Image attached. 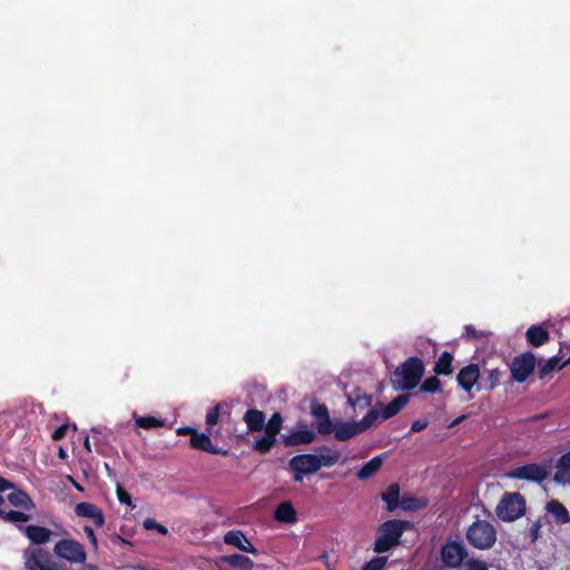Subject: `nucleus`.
Instances as JSON below:
<instances>
[{"label": "nucleus", "mask_w": 570, "mask_h": 570, "mask_svg": "<svg viewBox=\"0 0 570 570\" xmlns=\"http://www.w3.org/2000/svg\"><path fill=\"white\" fill-rule=\"evenodd\" d=\"M527 502L519 492H505L500 499L495 514L503 522H513L525 514Z\"/></svg>", "instance_id": "obj_5"}, {"label": "nucleus", "mask_w": 570, "mask_h": 570, "mask_svg": "<svg viewBox=\"0 0 570 570\" xmlns=\"http://www.w3.org/2000/svg\"><path fill=\"white\" fill-rule=\"evenodd\" d=\"M424 375V364L417 356L409 357L393 372L391 383L395 390L411 391Z\"/></svg>", "instance_id": "obj_2"}, {"label": "nucleus", "mask_w": 570, "mask_h": 570, "mask_svg": "<svg viewBox=\"0 0 570 570\" xmlns=\"http://www.w3.org/2000/svg\"><path fill=\"white\" fill-rule=\"evenodd\" d=\"M282 426H283V416L279 412H275L271 417L269 420L267 421V423L265 422V426H264V431L274 435V436H277V434L281 432L282 430Z\"/></svg>", "instance_id": "obj_34"}, {"label": "nucleus", "mask_w": 570, "mask_h": 570, "mask_svg": "<svg viewBox=\"0 0 570 570\" xmlns=\"http://www.w3.org/2000/svg\"><path fill=\"white\" fill-rule=\"evenodd\" d=\"M541 527L542 524L540 520H535L534 522L531 523L529 528V538L531 539L532 542L538 540Z\"/></svg>", "instance_id": "obj_47"}, {"label": "nucleus", "mask_w": 570, "mask_h": 570, "mask_svg": "<svg viewBox=\"0 0 570 570\" xmlns=\"http://www.w3.org/2000/svg\"><path fill=\"white\" fill-rule=\"evenodd\" d=\"M11 490L12 492L7 495V500L11 505L24 511H31L36 508L32 498L24 490L17 489L16 487Z\"/></svg>", "instance_id": "obj_16"}, {"label": "nucleus", "mask_w": 570, "mask_h": 570, "mask_svg": "<svg viewBox=\"0 0 570 570\" xmlns=\"http://www.w3.org/2000/svg\"><path fill=\"white\" fill-rule=\"evenodd\" d=\"M557 469L553 478L554 481L557 483H564L566 476H570V450L559 458Z\"/></svg>", "instance_id": "obj_31"}, {"label": "nucleus", "mask_w": 570, "mask_h": 570, "mask_svg": "<svg viewBox=\"0 0 570 570\" xmlns=\"http://www.w3.org/2000/svg\"><path fill=\"white\" fill-rule=\"evenodd\" d=\"M386 562L387 557H374L362 567V570H382Z\"/></svg>", "instance_id": "obj_40"}, {"label": "nucleus", "mask_w": 570, "mask_h": 570, "mask_svg": "<svg viewBox=\"0 0 570 570\" xmlns=\"http://www.w3.org/2000/svg\"><path fill=\"white\" fill-rule=\"evenodd\" d=\"M144 528L147 530H156L158 533L166 535L168 533V529L158 523L155 519L148 518L142 523Z\"/></svg>", "instance_id": "obj_43"}, {"label": "nucleus", "mask_w": 570, "mask_h": 570, "mask_svg": "<svg viewBox=\"0 0 570 570\" xmlns=\"http://www.w3.org/2000/svg\"><path fill=\"white\" fill-rule=\"evenodd\" d=\"M441 390V381L436 376H430L423 381L420 391L424 393H435Z\"/></svg>", "instance_id": "obj_39"}, {"label": "nucleus", "mask_w": 570, "mask_h": 570, "mask_svg": "<svg viewBox=\"0 0 570 570\" xmlns=\"http://www.w3.org/2000/svg\"><path fill=\"white\" fill-rule=\"evenodd\" d=\"M26 570H69L66 563L55 561L51 553L43 548H27L22 552Z\"/></svg>", "instance_id": "obj_4"}, {"label": "nucleus", "mask_w": 570, "mask_h": 570, "mask_svg": "<svg viewBox=\"0 0 570 570\" xmlns=\"http://www.w3.org/2000/svg\"><path fill=\"white\" fill-rule=\"evenodd\" d=\"M189 445L195 450H200L210 454H217L223 456H227L230 454L229 450L214 445L210 436L204 432L196 431V433H194V435L189 439Z\"/></svg>", "instance_id": "obj_11"}, {"label": "nucleus", "mask_w": 570, "mask_h": 570, "mask_svg": "<svg viewBox=\"0 0 570 570\" xmlns=\"http://www.w3.org/2000/svg\"><path fill=\"white\" fill-rule=\"evenodd\" d=\"M347 404L355 411H363L372 405L373 397L366 394L361 387H355L352 393L346 395Z\"/></svg>", "instance_id": "obj_19"}, {"label": "nucleus", "mask_w": 570, "mask_h": 570, "mask_svg": "<svg viewBox=\"0 0 570 570\" xmlns=\"http://www.w3.org/2000/svg\"><path fill=\"white\" fill-rule=\"evenodd\" d=\"M502 372L499 368L484 370L480 376L479 390L492 391L499 386Z\"/></svg>", "instance_id": "obj_22"}, {"label": "nucleus", "mask_w": 570, "mask_h": 570, "mask_svg": "<svg viewBox=\"0 0 570 570\" xmlns=\"http://www.w3.org/2000/svg\"><path fill=\"white\" fill-rule=\"evenodd\" d=\"M312 414L315 417L316 423L330 416L328 409L325 404L312 405Z\"/></svg>", "instance_id": "obj_42"}, {"label": "nucleus", "mask_w": 570, "mask_h": 570, "mask_svg": "<svg viewBox=\"0 0 570 570\" xmlns=\"http://www.w3.org/2000/svg\"><path fill=\"white\" fill-rule=\"evenodd\" d=\"M537 358L530 351L517 355L510 365L511 380L517 383H524L534 372Z\"/></svg>", "instance_id": "obj_7"}, {"label": "nucleus", "mask_w": 570, "mask_h": 570, "mask_svg": "<svg viewBox=\"0 0 570 570\" xmlns=\"http://www.w3.org/2000/svg\"><path fill=\"white\" fill-rule=\"evenodd\" d=\"M428 505V501L425 499H420L412 495H403L401 498L400 507L405 511H417L422 510Z\"/></svg>", "instance_id": "obj_32"}, {"label": "nucleus", "mask_w": 570, "mask_h": 570, "mask_svg": "<svg viewBox=\"0 0 570 570\" xmlns=\"http://www.w3.org/2000/svg\"><path fill=\"white\" fill-rule=\"evenodd\" d=\"M429 425V422L428 420L425 419H420V420H415L412 425H411V432H420V431H423L424 429H426Z\"/></svg>", "instance_id": "obj_50"}, {"label": "nucleus", "mask_w": 570, "mask_h": 570, "mask_svg": "<svg viewBox=\"0 0 570 570\" xmlns=\"http://www.w3.org/2000/svg\"><path fill=\"white\" fill-rule=\"evenodd\" d=\"M341 452L338 450H333L331 451L330 453L327 454H321V455H317L318 458V463H320V469L322 466H332L334 465L335 463L338 462V460L341 459Z\"/></svg>", "instance_id": "obj_37"}, {"label": "nucleus", "mask_w": 570, "mask_h": 570, "mask_svg": "<svg viewBox=\"0 0 570 570\" xmlns=\"http://www.w3.org/2000/svg\"><path fill=\"white\" fill-rule=\"evenodd\" d=\"M381 499L386 503V510L394 512L401 502L400 485L397 483L390 484L384 492L381 493Z\"/></svg>", "instance_id": "obj_25"}, {"label": "nucleus", "mask_w": 570, "mask_h": 570, "mask_svg": "<svg viewBox=\"0 0 570 570\" xmlns=\"http://www.w3.org/2000/svg\"><path fill=\"white\" fill-rule=\"evenodd\" d=\"M560 345H561V346H560V352H562L563 350H569V351H570V341H569V342H567V341H562V342L560 343Z\"/></svg>", "instance_id": "obj_55"}, {"label": "nucleus", "mask_w": 570, "mask_h": 570, "mask_svg": "<svg viewBox=\"0 0 570 570\" xmlns=\"http://www.w3.org/2000/svg\"><path fill=\"white\" fill-rule=\"evenodd\" d=\"M379 419H381V412L375 409L370 410L361 421H358L360 428L364 432L365 430L374 426Z\"/></svg>", "instance_id": "obj_36"}, {"label": "nucleus", "mask_w": 570, "mask_h": 570, "mask_svg": "<svg viewBox=\"0 0 570 570\" xmlns=\"http://www.w3.org/2000/svg\"><path fill=\"white\" fill-rule=\"evenodd\" d=\"M466 558L468 550L460 541H446L441 548V559L449 568H460Z\"/></svg>", "instance_id": "obj_10"}, {"label": "nucleus", "mask_w": 570, "mask_h": 570, "mask_svg": "<svg viewBox=\"0 0 570 570\" xmlns=\"http://www.w3.org/2000/svg\"><path fill=\"white\" fill-rule=\"evenodd\" d=\"M91 432H94V433H98L99 431H98V429L92 428V429H91Z\"/></svg>", "instance_id": "obj_59"}, {"label": "nucleus", "mask_w": 570, "mask_h": 570, "mask_svg": "<svg viewBox=\"0 0 570 570\" xmlns=\"http://www.w3.org/2000/svg\"><path fill=\"white\" fill-rule=\"evenodd\" d=\"M218 419H219V405H216V406L212 407L206 415L207 426H213V425L217 424Z\"/></svg>", "instance_id": "obj_46"}, {"label": "nucleus", "mask_w": 570, "mask_h": 570, "mask_svg": "<svg viewBox=\"0 0 570 570\" xmlns=\"http://www.w3.org/2000/svg\"><path fill=\"white\" fill-rule=\"evenodd\" d=\"M566 364H570V357L566 361Z\"/></svg>", "instance_id": "obj_61"}, {"label": "nucleus", "mask_w": 570, "mask_h": 570, "mask_svg": "<svg viewBox=\"0 0 570 570\" xmlns=\"http://www.w3.org/2000/svg\"><path fill=\"white\" fill-rule=\"evenodd\" d=\"M412 523L406 520L392 519L381 523L374 541L373 551L384 553L401 543L405 530L411 529Z\"/></svg>", "instance_id": "obj_1"}, {"label": "nucleus", "mask_w": 570, "mask_h": 570, "mask_svg": "<svg viewBox=\"0 0 570 570\" xmlns=\"http://www.w3.org/2000/svg\"><path fill=\"white\" fill-rule=\"evenodd\" d=\"M276 443V436L265 432V434L263 436H261L259 439H257L253 445V449L254 451L261 453V454H266L271 451V449L274 446V444Z\"/></svg>", "instance_id": "obj_33"}, {"label": "nucleus", "mask_w": 570, "mask_h": 570, "mask_svg": "<svg viewBox=\"0 0 570 570\" xmlns=\"http://www.w3.org/2000/svg\"><path fill=\"white\" fill-rule=\"evenodd\" d=\"M222 560L234 569L252 570L254 567V562L250 558L239 553L224 556Z\"/></svg>", "instance_id": "obj_28"}, {"label": "nucleus", "mask_w": 570, "mask_h": 570, "mask_svg": "<svg viewBox=\"0 0 570 570\" xmlns=\"http://www.w3.org/2000/svg\"><path fill=\"white\" fill-rule=\"evenodd\" d=\"M82 570H99V568L95 564L86 563L82 568Z\"/></svg>", "instance_id": "obj_57"}, {"label": "nucleus", "mask_w": 570, "mask_h": 570, "mask_svg": "<svg viewBox=\"0 0 570 570\" xmlns=\"http://www.w3.org/2000/svg\"><path fill=\"white\" fill-rule=\"evenodd\" d=\"M466 540L470 546L478 550L491 549L498 539V531L487 520L476 519L466 530Z\"/></svg>", "instance_id": "obj_3"}, {"label": "nucleus", "mask_w": 570, "mask_h": 570, "mask_svg": "<svg viewBox=\"0 0 570 570\" xmlns=\"http://www.w3.org/2000/svg\"><path fill=\"white\" fill-rule=\"evenodd\" d=\"M196 429L191 426H181L177 429L178 435H190V438L196 433Z\"/></svg>", "instance_id": "obj_54"}, {"label": "nucleus", "mask_w": 570, "mask_h": 570, "mask_svg": "<svg viewBox=\"0 0 570 570\" xmlns=\"http://www.w3.org/2000/svg\"><path fill=\"white\" fill-rule=\"evenodd\" d=\"M453 355L448 352V351H444L438 358V361L435 362V365H434V373L436 375H444V376H448V375H451L453 373Z\"/></svg>", "instance_id": "obj_30"}, {"label": "nucleus", "mask_w": 570, "mask_h": 570, "mask_svg": "<svg viewBox=\"0 0 570 570\" xmlns=\"http://www.w3.org/2000/svg\"><path fill=\"white\" fill-rule=\"evenodd\" d=\"M53 554L69 563H85L87 553L83 546L73 539H61L53 547Z\"/></svg>", "instance_id": "obj_6"}, {"label": "nucleus", "mask_w": 570, "mask_h": 570, "mask_svg": "<svg viewBox=\"0 0 570 570\" xmlns=\"http://www.w3.org/2000/svg\"><path fill=\"white\" fill-rule=\"evenodd\" d=\"M116 494L120 503L127 504L129 507H135L132 504L131 495L120 484H117Z\"/></svg>", "instance_id": "obj_44"}, {"label": "nucleus", "mask_w": 570, "mask_h": 570, "mask_svg": "<svg viewBox=\"0 0 570 570\" xmlns=\"http://www.w3.org/2000/svg\"><path fill=\"white\" fill-rule=\"evenodd\" d=\"M335 425H336V422H333L331 420V417L328 416L325 420L317 422L316 429L320 434L326 435L332 432L334 433Z\"/></svg>", "instance_id": "obj_41"}, {"label": "nucleus", "mask_w": 570, "mask_h": 570, "mask_svg": "<svg viewBox=\"0 0 570 570\" xmlns=\"http://www.w3.org/2000/svg\"><path fill=\"white\" fill-rule=\"evenodd\" d=\"M4 503L3 495L0 494V505ZM0 519L4 522L17 524V523H23L28 522L31 519V515L23 512V511H17V510H9L6 511L0 507Z\"/></svg>", "instance_id": "obj_26"}, {"label": "nucleus", "mask_w": 570, "mask_h": 570, "mask_svg": "<svg viewBox=\"0 0 570 570\" xmlns=\"http://www.w3.org/2000/svg\"><path fill=\"white\" fill-rule=\"evenodd\" d=\"M59 456L60 458H65L66 456V452L63 451V449L59 450Z\"/></svg>", "instance_id": "obj_58"}, {"label": "nucleus", "mask_w": 570, "mask_h": 570, "mask_svg": "<svg viewBox=\"0 0 570 570\" xmlns=\"http://www.w3.org/2000/svg\"><path fill=\"white\" fill-rule=\"evenodd\" d=\"M549 475V468L544 464L528 463L519 465L507 472V476L514 480H525L541 483Z\"/></svg>", "instance_id": "obj_8"}, {"label": "nucleus", "mask_w": 570, "mask_h": 570, "mask_svg": "<svg viewBox=\"0 0 570 570\" xmlns=\"http://www.w3.org/2000/svg\"><path fill=\"white\" fill-rule=\"evenodd\" d=\"M265 413L257 409H249L245 412L243 420L247 425L248 432H259L265 426Z\"/></svg>", "instance_id": "obj_20"}, {"label": "nucleus", "mask_w": 570, "mask_h": 570, "mask_svg": "<svg viewBox=\"0 0 570 570\" xmlns=\"http://www.w3.org/2000/svg\"><path fill=\"white\" fill-rule=\"evenodd\" d=\"M224 541L229 546L239 548L242 542L246 541V537L239 530H232L224 535Z\"/></svg>", "instance_id": "obj_38"}, {"label": "nucleus", "mask_w": 570, "mask_h": 570, "mask_svg": "<svg viewBox=\"0 0 570 570\" xmlns=\"http://www.w3.org/2000/svg\"><path fill=\"white\" fill-rule=\"evenodd\" d=\"M135 422H136V425L141 428V429H145V430H151V429H155V428H160V426H164V421L158 419V417H155V416H151V415H146V416H137L135 419Z\"/></svg>", "instance_id": "obj_35"}, {"label": "nucleus", "mask_w": 570, "mask_h": 570, "mask_svg": "<svg viewBox=\"0 0 570 570\" xmlns=\"http://www.w3.org/2000/svg\"><path fill=\"white\" fill-rule=\"evenodd\" d=\"M288 468L294 472V481L302 482L303 475L316 473L320 470L316 454H297L288 462Z\"/></svg>", "instance_id": "obj_9"}, {"label": "nucleus", "mask_w": 570, "mask_h": 570, "mask_svg": "<svg viewBox=\"0 0 570 570\" xmlns=\"http://www.w3.org/2000/svg\"><path fill=\"white\" fill-rule=\"evenodd\" d=\"M75 513L78 517L91 519L97 528L104 527L106 522L102 510L90 502L77 503L75 507Z\"/></svg>", "instance_id": "obj_13"}, {"label": "nucleus", "mask_w": 570, "mask_h": 570, "mask_svg": "<svg viewBox=\"0 0 570 570\" xmlns=\"http://www.w3.org/2000/svg\"><path fill=\"white\" fill-rule=\"evenodd\" d=\"M546 510L550 515H552L553 521L557 524L570 523V512L559 500L553 499L549 501L546 505Z\"/></svg>", "instance_id": "obj_18"}, {"label": "nucleus", "mask_w": 570, "mask_h": 570, "mask_svg": "<svg viewBox=\"0 0 570 570\" xmlns=\"http://www.w3.org/2000/svg\"><path fill=\"white\" fill-rule=\"evenodd\" d=\"M76 488H77L78 490H82V488H81L80 485H78V484H76Z\"/></svg>", "instance_id": "obj_60"}, {"label": "nucleus", "mask_w": 570, "mask_h": 570, "mask_svg": "<svg viewBox=\"0 0 570 570\" xmlns=\"http://www.w3.org/2000/svg\"><path fill=\"white\" fill-rule=\"evenodd\" d=\"M464 336L470 340H479L481 337V334L476 331V328L473 325H466L464 327Z\"/></svg>", "instance_id": "obj_49"}, {"label": "nucleus", "mask_w": 570, "mask_h": 570, "mask_svg": "<svg viewBox=\"0 0 570 570\" xmlns=\"http://www.w3.org/2000/svg\"><path fill=\"white\" fill-rule=\"evenodd\" d=\"M83 532L86 533L89 542L91 543V546L97 549L98 548V540H97V537L94 532V530L89 527V525H86L83 528Z\"/></svg>", "instance_id": "obj_51"}, {"label": "nucleus", "mask_w": 570, "mask_h": 570, "mask_svg": "<svg viewBox=\"0 0 570 570\" xmlns=\"http://www.w3.org/2000/svg\"><path fill=\"white\" fill-rule=\"evenodd\" d=\"M358 422L337 421L334 430V436L337 441H347L362 433Z\"/></svg>", "instance_id": "obj_17"}, {"label": "nucleus", "mask_w": 570, "mask_h": 570, "mask_svg": "<svg viewBox=\"0 0 570 570\" xmlns=\"http://www.w3.org/2000/svg\"><path fill=\"white\" fill-rule=\"evenodd\" d=\"M538 365V377L540 380H543L550 373L563 368L567 364L566 362L561 363V358L558 355H556L547 361H540Z\"/></svg>", "instance_id": "obj_27"}, {"label": "nucleus", "mask_w": 570, "mask_h": 570, "mask_svg": "<svg viewBox=\"0 0 570 570\" xmlns=\"http://www.w3.org/2000/svg\"><path fill=\"white\" fill-rule=\"evenodd\" d=\"M9 489H14V483L0 475V494Z\"/></svg>", "instance_id": "obj_53"}, {"label": "nucleus", "mask_w": 570, "mask_h": 570, "mask_svg": "<svg viewBox=\"0 0 570 570\" xmlns=\"http://www.w3.org/2000/svg\"><path fill=\"white\" fill-rule=\"evenodd\" d=\"M83 446L88 452H91L89 436L87 435L83 442Z\"/></svg>", "instance_id": "obj_56"}, {"label": "nucleus", "mask_w": 570, "mask_h": 570, "mask_svg": "<svg viewBox=\"0 0 570 570\" xmlns=\"http://www.w3.org/2000/svg\"><path fill=\"white\" fill-rule=\"evenodd\" d=\"M525 338L533 347H540L549 342L550 334L541 325H532L527 330Z\"/></svg>", "instance_id": "obj_21"}, {"label": "nucleus", "mask_w": 570, "mask_h": 570, "mask_svg": "<svg viewBox=\"0 0 570 570\" xmlns=\"http://www.w3.org/2000/svg\"><path fill=\"white\" fill-rule=\"evenodd\" d=\"M463 566L464 570H489L488 564L478 559H468Z\"/></svg>", "instance_id": "obj_45"}, {"label": "nucleus", "mask_w": 570, "mask_h": 570, "mask_svg": "<svg viewBox=\"0 0 570 570\" xmlns=\"http://www.w3.org/2000/svg\"><path fill=\"white\" fill-rule=\"evenodd\" d=\"M282 438L285 446H296L312 443L316 439V433L309 429H301Z\"/></svg>", "instance_id": "obj_14"}, {"label": "nucleus", "mask_w": 570, "mask_h": 570, "mask_svg": "<svg viewBox=\"0 0 570 570\" xmlns=\"http://www.w3.org/2000/svg\"><path fill=\"white\" fill-rule=\"evenodd\" d=\"M480 376L481 373L479 365L471 363L459 371L456 381L462 390L470 392L472 387L479 382Z\"/></svg>", "instance_id": "obj_12"}, {"label": "nucleus", "mask_w": 570, "mask_h": 570, "mask_svg": "<svg viewBox=\"0 0 570 570\" xmlns=\"http://www.w3.org/2000/svg\"><path fill=\"white\" fill-rule=\"evenodd\" d=\"M410 400L409 394H401L392 400L389 404H386L381 411V419L389 420L395 416L407 403Z\"/></svg>", "instance_id": "obj_24"}, {"label": "nucleus", "mask_w": 570, "mask_h": 570, "mask_svg": "<svg viewBox=\"0 0 570 570\" xmlns=\"http://www.w3.org/2000/svg\"><path fill=\"white\" fill-rule=\"evenodd\" d=\"M239 550L248 553H257V549L254 547V544L246 538V541L242 542Z\"/></svg>", "instance_id": "obj_52"}, {"label": "nucleus", "mask_w": 570, "mask_h": 570, "mask_svg": "<svg viewBox=\"0 0 570 570\" xmlns=\"http://www.w3.org/2000/svg\"><path fill=\"white\" fill-rule=\"evenodd\" d=\"M19 529L23 530L26 537L36 546L46 544L52 535V531L50 529L41 525L32 524Z\"/></svg>", "instance_id": "obj_15"}, {"label": "nucleus", "mask_w": 570, "mask_h": 570, "mask_svg": "<svg viewBox=\"0 0 570 570\" xmlns=\"http://www.w3.org/2000/svg\"><path fill=\"white\" fill-rule=\"evenodd\" d=\"M383 464V460L381 456H374L366 463H364L361 469L356 472V476L360 480H367L372 478L376 472L381 469Z\"/></svg>", "instance_id": "obj_29"}, {"label": "nucleus", "mask_w": 570, "mask_h": 570, "mask_svg": "<svg viewBox=\"0 0 570 570\" xmlns=\"http://www.w3.org/2000/svg\"><path fill=\"white\" fill-rule=\"evenodd\" d=\"M274 518L279 522L293 524L297 521V513L292 502L284 501L276 507Z\"/></svg>", "instance_id": "obj_23"}, {"label": "nucleus", "mask_w": 570, "mask_h": 570, "mask_svg": "<svg viewBox=\"0 0 570 570\" xmlns=\"http://www.w3.org/2000/svg\"><path fill=\"white\" fill-rule=\"evenodd\" d=\"M67 431H68V425L67 424H62V425H60L59 428H57L52 432L51 439L53 441H60V440H62L66 436Z\"/></svg>", "instance_id": "obj_48"}]
</instances>
